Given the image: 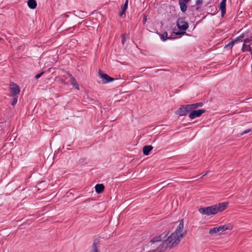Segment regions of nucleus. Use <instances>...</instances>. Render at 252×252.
I'll use <instances>...</instances> for the list:
<instances>
[{"instance_id": "obj_1", "label": "nucleus", "mask_w": 252, "mask_h": 252, "mask_svg": "<svg viewBox=\"0 0 252 252\" xmlns=\"http://www.w3.org/2000/svg\"><path fill=\"white\" fill-rule=\"evenodd\" d=\"M228 205V203L227 202L219 203L211 206L200 208L198 211L202 215L206 216L214 215L225 210Z\"/></svg>"}, {"instance_id": "obj_2", "label": "nucleus", "mask_w": 252, "mask_h": 252, "mask_svg": "<svg viewBox=\"0 0 252 252\" xmlns=\"http://www.w3.org/2000/svg\"><path fill=\"white\" fill-rule=\"evenodd\" d=\"M167 235L168 233L164 232L151 239L150 248L152 252H163L166 249L163 240L166 238Z\"/></svg>"}, {"instance_id": "obj_3", "label": "nucleus", "mask_w": 252, "mask_h": 252, "mask_svg": "<svg viewBox=\"0 0 252 252\" xmlns=\"http://www.w3.org/2000/svg\"><path fill=\"white\" fill-rule=\"evenodd\" d=\"M183 237V234H176V232L172 233L166 239L163 240L165 247L167 249L168 247L171 248L177 245Z\"/></svg>"}, {"instance_id": "obj_4", "label": "nucleus", "mask_w": 252, "mask_h": 252, "mask_svg": "<svg viewBox=\"0 0 252 252\" xmlns=\"http://www.w3.org/2000/svg\"><path fill=\"white\" fill-rule=\"evenodd\" d=\"M241 50L243 52H249L252 55V34L248 38L243 40Z\"/></svg>"}, {"instance_id": "obj_5", "label": "nucleus", "mask_w": 252, "mask_h": 252, "mask_svg": "<svg viewBox=\"0 0 252 252\" xmlns=\"http://www.w3.org/2000/svg\"><path fill=\"white\" fill-rule=\"evenodd\" d=\"M177 26L180 31H185L189 28V24L185 21V18L180 17L176 22Z\"/></svg>"}, {"instance_id": "obj_6", "label": "nucleus", "mask_w": 252, "mask_h": 252, "mask_svg": "<svg viewBox=\"0 0 252 252\" xmlns=\"http://www.w3.org/2000/svg\"><path fill=\"white\" fill-rule=\"evenodd\" d=\"M191 112L189 108V105H181L180 107L176 112V114L180 116H184L187 115Z\"/></svg>"}, {"instance_id": "obj_7", "label": "nucleus", "mask_w": 252, "mask_h": 252, "mask_svg": "<svg viewBox=\"0 0 252 252\" xmlns=\"http://www.w3.org/2000/svg\"><path fill=\"white\" fill-rule=\"evenodd\" d=\"M206 112L204 109H198L192 110L189 114V117L191 119H194L196 118L199 117Z\"/></svg>"}, {"instance_id": "obj_8", "label": "nucleus", "mask_w": 252, "mask_h": 252, "mask_svg": "<svg viewBox=\"0 0 252 252\" xmlns=\"http://www.w3.org/2000/svg\"><path fill=\"white\" fill-rule=\"evenodd\" d=\"M10 89L12 93L10 96H16L19 94L20 92V87L18 85L14 82H12L10 84Z\"/></svg>"}, {"instance_id": "obj_9", "label": "nucleus", "mask_w": 252, "mask_h": 252, "mask_svg": "<svg viewBox=\"0 0 252 252\" xmlns=\"http://www.w3.org/2000/svg\"><path fill=\"white\" fill-rule=\"evenodd\" d=\"M228 229L229 228L226 225H221L219 227H215L210 229L209 234L213 235L214 234L218 233L220 231L222 232Z\"/></svg>"}, {"instance_id": "obj_10", "label": "nucleus", "mask_w": 252, "mask_h": 252, "mask_svg": "<svg viewBox=\"0 0 252 252\" xmlns=\"http://www.w3.org/2000/svg\"><path fill=\"white\" fill-rule=\"evenodd\" d=\"M99 76L103 79V84L108 83L114 80V79L110 77L108 74L103 73L101 70L98 72Z\"/></svg>"}, {"instance_id": "obj_11", "label": "nucleus", "mask_w": 252, "mask_h": 252, "mask_svg": "<svg viewBox=\"0 0 252 252\" xmlns=\"http://www.w3.org/2000/svg\"><path fill=\"white\" fill-rule=\"evenodd\" d=\"M250 35V34L249 32H245L237 37L234 40H233V41H234V44L240 41L242 42L243 41V40L248 38Z\"/></svg>"}, {"instance_id": "obj_12", "label": "nucleus", "mask_w": 252, "mask_h": 252, "mask_svg": "<svg viewBox=\"0 0 252 252\" xmlns=\"http://www.w3.org/2000/svg\"><path fill=\"white\" fill-rule=\"evenodd\" d=\"M226 0H222L220 4V9L221 11V15L223 17L226 13Z\"/></svg>"}, {"instance_id": "obj_13", "label": "nucleus", "mask_w": 252, "mask_h": 252, "mask_svg": "<svg viewBox=\"0 0 252 252\" xmlns=\"http://www.w3.org/2000/svg\"><path fill=\"white\" fill-rule=\"evenodd\" d=\"M189 106V108H190V111L195 110L196 109L201 107L203 105V103L202 102H197L195 103L188 104Z\"/></svg>"}, {"instance_id": "obj_14", "label": "nucleus", "mask_w": 252, "mask_h": 252, "mask_svg": "<svg viewBox=\"0 0 252 252\" xmlns=\"http://www.w3.org/2000/svg\"><path fill=\"white\" fill-rule=\"evenodd\" d=\"M70 84L76 89L79 90V85L75 78L71 74H69Z\"/></svg>"}, {"instance_id": "obj_15", "label": "nucleus", "mask_w": 252, "mask_h": 252, "mask_svg": "<svg viewBox=\"0 0 252 252\" xmlns=\"http://www.w3.org/2000/svg\"><path fill=\"white\" fill-rule=\"evenodd\" d=\"M184 228V222L183 220H181L180 221L179 224L176 228V230L174 232H176V234H182L181 232L183 231Z\"/></svg>"}, {"instance_id": "obj_16", "label": "nucleus", "mask_w": 252, "mask_h": 252, "mask_svg": "<svg viewBox=\"0 0 252 252\" xmlns=\"http://www.w3.org/2000/svg\"><path fill=\"white\" fill-rule=\"evenodd\" d=\"M153 147L151 145L145 146L143 148V153L145 156H148L150 152L152 150Z\"/></svg>"}, {"instance_id": "obj_17", "label": "nucleus", "mask_w": 252, "mask_h": 252, "mask_svg": "<svg viewBox=\"0 0 252 252\" xmlns=\"http://www.w3.org/2000/svg\"><path fill=\"white\" fill-rule=\"evenodd\" d=\"M187 2H185L184 1L179 0V4L180 5L181 11L184 13L186 12L187 10Z\"/></svg>"}, {"instance_id": "obj_18", "label": "nucleus", "mask_w": 252, "mask_h": 252, "mask_svg": "<svg viewBox=\"0 0 252 252\" xmlns=\"http://www.w3.org/2000/svg\"><path fill=\"white\" fill-rule=\"evenodd\" d=\"M95 189L97 193H102L104 189V186L102 184H96L95 186Z\"/></svg>"}, {"instance_id": "obj_19", "label": "nucleus", "mask_w": 252, "mask_h": 252, "mask_svg": "<svg viewBox=\"0 0 252 252\" xmlns=\"http://www.w3.org/2000/svg\"><path fill=\"white\" fill-rule=\"evenodd\" d=\"M98 242L96 240L94 241L92 246V249L90 252H100L98 250Z\"/></svg>"}, {"instance_id": "obj_20", "label": "nucleus", "mask_w": 252, "mask_h": 252, "mask_svg": "<svg viewBox=\"0 0 252 252\" xmlns=\"http://www.w3.org/2000/svg\"><path fill=\"white\" fill-rule=\"evenodd\" d=\"M28 5L31 9H34L37 6L36 1L35 0H29Z\"/></svg>"}, {"instance_id": "obj_21", "label": "nucleus", "mask_w": 252, "mask_h": 252, "mask_svg": "<svg viewBox=\"0 0 252 252\" xmlns=\"http://www.w3.org/2000/svg\"><path fill=\"white\" fill-rule=\"evenodd\" d=\"M203 0H196L195 4L196 5V7L195 8L196 10H198L200 8V5L203 3Z\"/></svg>"}, {"instance_id": "obj_22", "label": "nucleus", "mask_w": 252, "mask_h": 252, "mask_svg": "<svg viewBox=\"0 0 252 252\" xmlns=\"http://www.w3.org/2000/svg\"><path fill=\"white\" fill-rule=\"evenodd\" d=\"M171 37H167V32H164L161 35V39L162 41H165L167 39H171Z\"/></svg>"}, {"instance_id": "obj_23", "label": "nucleus", "mask_w": 252, "mask_h": 252, "mask_svg": "<svg viewBox=\"0 0 252 252\" xmlns=\"http://www.w3.org/2000/svg\"><path fill=\"white\" fill-rule=\"evenodd\" d=\"M129 37L128 35L126 33L122 34V43L124 45L127 39Z\"/></svg>"}, {"instance_id": "obj_24", "label": "nucleus", "mask_w": 252, "mask_h": 252, "mask_svg": "<svg viewBox=\"0 0 252 252\" xmlns=\"http://www.w3.org/2000/svg\"><path fill=\"white\" fill-rule=\"evenodd\" d=\"M234 41H231L230 42L228 43L227 44H226L224 48L227 49H231L233 47V45L234 44Z\"/></svg>"}, {"instance_id": "obj_25", "label": "nucleus", "mask_w": 252, "mask_h": 252, "mask_svg": "<svg viewBox=\"0 0 252 252\" xmlns=\"http://www.w3.org/2000/svg\"><path fill=\"white\" fill-rule=\"evenodd\" d=\"M128 0H126L125 3L122 7V9L123 10V12H125V11L127 9V5H128Z\"/></svg>"}, {"instance_id": "obj_26", "label": "nucleus", "mask_w": 252, "mask_h": 252, "mask_svg": "<svg viewBox=\"0 0 252 252\" xmlns=\"http://www.w3.org/2000/svg\"><path fill=\"white\" fill-rule=\"evenodd\" d=\"M14 97L13 98L12 102H11V105L12 106H15V105L17 103V97H15L14 96Z\"/></svg>"}, {"instance_id": "obj_27", "label": "nucleus", "mask_w": 252, "mask_h": 252, "mask_svg": "<svg viewBox=\"0 0 252 252\" xmlns=\"http://www.w3.org/2000/svg\"><path fill=\"white\" fill-rule=\"evenodd\" d=\"M252 130V129H246L245 130H244L243 132H242L241 133V135H244L245 134L248 133H249V132H250Z\"/></svg>"}, {"instance_id": "obj_28", "label": "nucleus", "mask_w": 252, "mask_h": 252, "mask_svg": "<svg viewBox=\"0 0 252 252\" xmlns=\"http://www.w3.org/2000/svg\"><path fill=\"white\" fill-rule=\"evenodd\" d=\"M44 73V71H42L41 72V73H39V74H37V75H36V76H35V78L36 79H38Z\"/></svg>"}, {"instance_id": "obj_29", "label": "nucleus", "mask_w": 252, "mask_h": 252, "mask_svg": "<svg viewBox=\"0 0 252 252\" xmlns=\"http://www.w3.org/2000/svg\"><path fill=\"white\" fill-rule=\"evenodd\" d=\"M77 26L75 25V26H73L72 28H71L70 29H73V30H75V29L76 28Z\"/></svg>"}, {"instance_id": "obj_30", "label": "nucleus", "mask_w": 252, "mask_h": 252, "mask_svg": "<svg viewBox=\"0 0 252 252\" xmlns=\"http://www.w3.org/2000/svg\"><path fill=\"white\" fill-rule=\"evenodd\" d=\"M209 172V171H207V172H206V173L205 174H204L202 176H201V177H200V178H202V177H203V176H204L205 175H206L207 174V173H208Z\"/></svg>"}, {"instance_id": "obj_31", "label": "nucleus", "mask_w": 252, "mask_h": 252, "mask_svg": "<svg viewBox=\"0 0 252 252\" xmlns=\"http://www.w3.org/2000/svg\"><path fill=\"white\" fill-rule=\"evenodd\" d=\"M185 2H189L190 0H183Z\"/></svg>"}, {"instance_id": "obj_32", "label": "nucleus", "mask_w": 252, "mask_h": 252, "mask_svg": "<svg viewBox=\"0 0 252 252\" xmlns=\"http://www.w3.org/2000/svg\"><path fill=\"white\" fill-rule=\"evenodd\" d=\"M125 13V12H123V11H122V12L120 13V16H122V15H123V13Z\"/></svg>"}, {"instance_id": "obj_33", "label": "nucleus", "mask_w": 252, "mask_h": 252, "mask_svg": "<svg viewBox=\"0 0 252 252\" xmlns=\"http://www.w3.org/2000/svg\"><path fill=\"white\" fill-rule=\"evenodd\" d=\"M176 35H179L180 33L179 32H175L174 33Z\"/></svg>"}, {"instance_id": "obj_34", "label": "nucleus", "mask_w": 252, "mask_h": 252, "mask_svg": "<svg viewBox=\"0 0 252 252\" xmlns=\"http://www.w3.org/2000/svg\"><path fill=\"white\" fill-rule=\"evenodd\" d=\"M2 40V38L0 37V41Z\"/></svg>"}]
</instances>
